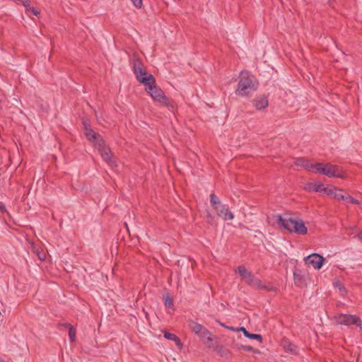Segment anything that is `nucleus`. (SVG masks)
Returning a JSON list of instances; mask_svg holds the SVG:
<instances>
[{
  "mask_svg": "<svg viewBox=\"0 0 362 362\" xmlns=\"http://www.w3.org/2000/svg\"><path fill=\"white\" fill-rule=\"evenodd\" d=\"M94 145L99 151L103 159L110 165H114L115 160L112 158V152L110 148L106 146L105 141L103 139H99L98 141H96V144H95Z\"/></svg>",
  "mask_w": 362,
  "mask_h": 362,
  "instance_id": "423d86ee",
  "label": "nucleus"
},
{
  "mask_svg": "<svg viewBox=\"0 0 362 362\" xmlns=\"http://www.w3.org/2000/svg\"><path fill=\"white\" fill-rule=\"evenodd\" d=\"M237 332H242L244 336L250 339H257L260 342L262 341V337L260 334L250 333L245 327H238Z\"/></svg>",
  "mask_w": 362,
  "mask_h": 362,
  "instance_id": "f3484780",
  "label": "nucleus"
},
{
  "mask_svg": "<svg viewBox=\"0 0 362 362\" xmlns=\"http://www.w3.org/2000/svg\"><path fill=\"white\" fill-rule=\"evenodd\" d=\"M344 202H346L347 203L353 204H359V201L358 199L354 198L353 197H351L349 194L346 195Z\"/></svg>",
  "mask_w": 362,
  "mask_h": 362,
  "instance_id": "5701e85b",
  "label": "nucleus"
},
{
  "mask_svg": "<svg viewBox=\"0 0 362 362\" xmlns=\"http://www.w3.org/2000/svg\"><path fill=\"white\" fill-rule=\"evenodd\" d=\"M142 81V84L145 86L146 91L154 101L160 103L166 107H173V105L163 90L156 86L155 78L152 74H149L148 78H144Z\"/></svg>",
  "mask_w": 362,
  "mask_h": 362,
  "instance_id": "f03ea898",
  "label": "nucleus"
},
{
  "mask_svg": "<svg viewBox=\"0 0 362 362\" xmlns=\"http://www.w3.org/2000/svg\"><path fill=\"white\" fill-rule=\"evenodd\" d=\"M173 341H175L176 346L177 347H179L180 349H182V343L181 342V340L180 339V338L175 335V337H174V339L172 340Z\"/></svg>",
  "mask_w": 362,
  "mask_h": 362,
  "instance_id": "c756f323",
  "label": "nucleus"
},
{
  "mask_svg": "<svg viewBox=\"0 0 362 362\" xmlns=\"http://www.w3.org/2000/svg\"><path fill=\"white\" fill-rule=\"evenodd\" d=\"M214 216H212L211 214H207L206 220H207L208 223H209L210 224L213 225L214 224Z\"/></svg>",
  "mask_w": 362,
  "mask_h": 362,
  "instance_id": "72a5a7b5",
  "label": "nucleus"
},
{
  "mask_svg": "<svg viewBox=\"0 0 362 362\" xmlns=\"http://www.w3.org/2000/svg\"><path fill=\"white\" fill-rule=\"evenodd\" d=\"M337 325L349 326L355 325L357 327H362L361 318L355 315L339 314L334 316Z\"/></svg>",
  "mask_w": 362,
  "mask_h": 362,
  "instance_id": "39448f33",
  "label": "nucleus"
},
{
  "mask_svg": "<svg viewBox=\"0 0 362 362\" xmlns=\"http://www.w3.org/2000/svg\"><path fill=\"white\" fill-rule=\"evenodd\" d=\"M63 326L69 329V337L71 342H74L76 340V329L73 325L69 323H64Z\"/></svg>",
  "mask_w": 362,
  "mask_h": 362,
  "instance_id": "412c9836",
  "label": "nucleus"
},
{
  "mask_svg": "<svg viewBox=\"0 0 362 362\" xmlns=\"http://www.w3.org/2000/svg\"><path fill=\"white\" fill-rule=\"evenodd\" d=\"M26 13H32L35 16H38L40 14V11L37 8L29 6V8L25 11Z\"/></svg>",
  "mask_w": 362,
  "mask_h": 362,
  "instance_id": "a878e982",
  "label": "nucleus"
},
{
  "mask_svg": "<svg viewBox=\"0 0 362 362\" xmlns=\"http://www.w3.org/2000/svg\"><path fill=\"white\" fill-rule=\"evenodd\" d=\"M325 261V259L317 253H313L304 258L305 264L312 266L316 269H320Z\"/></svg>",
  "mask_w": 362,
  "mask_h": 362,
  "instance_id": "1a4fd4ad",
  "label": "nucleus"
},
{
  "mask_svg": "<svg viewBox=\"0 0 362 362\" xmlns=\"http://www.w3.org/2000/svg\"><path fill=\"white\" fill-rule=\"evenodd\" d=\"M276 223L279 228L284 229L291 233L293 232L292 228L294 225V221L296 218H292L289 215L284 214V216H281L280 214H277L275 216Z\"/></svg>",
  "mask_w": 362,
  "mask_h": 362,
  "instance_id": "0eeeda50",
  "label": "nucleus"
},
{
  "mask_svg": "<svg viewBox=\"0 0 362 362\" xmlns=\"http://www.w3.org/2000/svg\"><path fill=\"white\" fill-rule=\"evenodd\" d=\"M293 279L297 286L301 287L306 285L305 276L300 269H296L293 272Z\"/></svg>",
  "mask_w": 362,
  "mask_h": 362,
  "instance_id": "2eb2a0df",
  "label": "nucleus"
},
{
  "mask_svg": "<svg viewBox=\"0 0 362 362\" xmlns=\"http://www.w3.org/2000/svg\"><path fill=\"white\" fill-rule=\"evenodd\" d=\"M165 305L167 307V308H170L173 306V300L171 298V297L170 296V295H166L165 298Z\"/></svg>",
  "mask_w": 362,
  "mask_h": 362,
  "instance_id": "393cba45",
  "label": "nucleus"
},
{
  "mask_svg": "<svg viewBox=\"0 0 362 362\" xmlns=\"http://www.w3.org/2000/svg\"><path fill=\"white\" fill-rule=\"evenodd\" d=\"M358 236L360 239H362V230L358 233Z\"/></svg>",
  "mask_w": 362,
  "mask_h": 362,
  "instance_id": "4c0bfd02",
  "label": "nucleus"
},
{
  "mask_svg": "<svg viewBox=\"0 0 362 362\" xmlns=\"http://www.w3.org/2000/svg\"><path fill=\"white\" fill-rule=\"evenodd\" d=\"M293 232L298 235H305L308 233L307 227L303 220L296 218L292 228Z\"/></svg>",
  "mask_w": 362,
  "mask_h": 362,
  "instance_id": "f8f14e48",
  "label": "nucleus"
},
{
  "mask_svg": "<svg viewBox=\"0 0 362 362\" xmlns=\"http://www.w3.org/2000/svg\"><path fill=\"white\" fill-rule=\"evenodd\" d=\"M334 286L338 288L339 291L346 293L345 287L339 281L334 283Z\"/></svg>",
  "mask_w": 362,
  "mask_h": 362,
  "instance_id": "7c9ffc66",
  "label": "nucleus"
},
{
  "mask_svg": "<svg viewBox=\"0 0 362 362\" xmlns=\"http://www.w3.org/2000/svg\"><path fill=\"white\" fill-rule=\"evenodd\" d=\"M164 337L168 340H173L174 337H175V334L170 333L168 332L164 331L163 332Z\"/></svg>",
  "mask_w": 362,
  "mask_h": 362,
  "instance_id": "c85d7f7f",
  "label": "nucleus"
},
{
  "mask_svg": "<svg viewBox=\"0 0 362 362\" xmlns=\"http://www.w3.org/2000/svg\"><path fill=\"white\" fill-rule=\"evenodd\" d=\"M226 329H228L231 331H235V332H237V329H238V328H235L233 327H230V326L226 327Z\"/></svg>",
  "mask_w": 362,
  "mask_h": 362,
  "instance_id": "c9c22d12",
  "label": "nucleus"
},
{
  "mask_svg": "<svg viewBox=\"0 0 362 362\" xmlns=\"http://www.w3.org/2000/svg\"><path fill=\"white\" fill-rule=\"evenodd\" d=\"M294 164L296 166L302 167L308 171H315V163H312L310 160L305 158L299 157L295 158Z\"/></svg>",
  "mask_w": 362,
  "mask_h": 362,
  "instance_id": "9b49d317",
  "label": "nucleus"
},
{
  "mask_svg": "<svg viewBox=\"0 0 362 362\" xmlns=\"http://www.w3.org/2000/svg\"><path fill=\"white\" fill-rule=\"evenodd\" d=\"M236 272L245 281L250 287L267 291L276 292L277 288L271 283L264 284L259 278L256 277L251 272L248 271L245 266H239Z\"/></svg>",
  "mask_w": 362,
  "mask_h": 362,
  "instance_id": "7ed1b4c3",
  "label": "nucleus"
},
{
  "mask_svg": "<svg viewBox=\"0 0 362 362\" xmlns=\"http://www.w3.org/2000/svg\"><path fill=\"white\" fill-rule=\"evenodd\" d=\"M217 322H218V323L219 324V325H220V326H221V327H225V328H226V327H228V326H227V325H226L224 323H223V322H220V321H217Z\"/></svg>",
  "mask_w": 362,
  "mask_h": 362,
  "instance_id": "e433bc0d",
  "label": "nucleus"
},
{
  "mask_svg": "<svg viewBox=\"0 0 362 362\" xmlns=\"http://www.w3.org/2000/svg\"><path fill=\"white\" fill-rule=\"evenodd\" d=\"M210 203L215 210L218 209L220 206L222 205L221 200L214 193L210 194Z\"/></svg>",
  "mask_w": 362,
  "mask_h": 362,
  "instance_id": "aec40b11",
  "label": "nucleus"
},
{
  "mask_svg": "<svg viewBox=\"0 0 362 362\" xmlns=\"http://www.w3.org/2000/svg\"><path fill=\"white\" fill-rule=\"evenodd\" d=\"M144 69L141 60L139 58L134 57L133 59V71L134 74H141V71Z\"/></svg>",
  "mask_w": 362,
  "mask_h": 362,
  "instance_id": "6ab92c4d",
  "label": "nucleus"
},
{
  "mask_svg": "<svg viewBox=\"0 0 362 362\" xmlns=\"http://www.w3.org/2000/svg\"><path fill=\"white\" fill-rule=\"evenodd\" d=\"M257 87L258 82L255 76L248 71H243L240 74L235 94L241 97H250L257 90Z\"/></svg>",
  "mask_w": 362,
  "mask_h": 362,
  "instance_id": "f257e3e1",
  "label": "nucleus"
},
{
  "mask_svg": "<svg viewBox=\"0 0 362 362\" xmlns=\"http://www.w3.org/2000/svg\"><path fill=\"white\" fill-rule=\"evenodd\" d=\"M242 349L243 350H245V351H250V352L254 351L253 347L250 345H241L240 347L239 348V349Z\"/></svg>",
  "mask_w": 362,
  "mask_h": 362,
  "instance_id": "2f4dec72",
  "label": "nucleus"
},
{
  "mask_svg": "<svg viewBox=\"0 0 362 362\" xmlns=\"http://www.w3.org/2000/svg\"><path fill=\"white\" fill-rule=\"evenodd\" d=\"M149 77V74L147 75V73L145 69H144L143 71H141V74H137L136 75V79L141 83H142V79L144 78H148Z\"/></svg>",
  "mask_w": 362,
  "mask_h": 362,
  "instance_id": "4be33fe9",
  "label": "nucleus"
},
{
  "mask_svg": "<svg viewBox=\"0 0 362 362\" xmlns=\"http://www.w3.org/2000/svg\"><path fill=\"white\" fill-rule=\"evenodd\" d=\"M218 216L223 218L224 221H230L233 219L234 216L233 213L229 210L228 207L226 205H221L218 209L216 210Z\"/></svg>",
  "mask_w": 362,
  "mask_h": 362,
  "instance_id": "ddd939ff",
  "label": "nucleus"
},
{
  "mask_svg": "<svg viewBox=\"0 0 362 362\" xmlns=\"http://www.w3.org/2000/svg\"><path fill=\"white\" fill-rule=\"evenodd\" d=\"M304 189L308 192H315L331 194L332 192L329 188L325 187L322 182H308L305 185Z\"/></svg>",
  "mask_w": 362,
  "mask_h": 362,
  "instance_id": "9d476101",
  "label": "nucleus"
},
{
  "mask_svg": "<svg viewBox=\"0 0 362 362\" xmlns=\"http://www.w3.org/2000/svg\"><path fill=\"white\" fill-rule=\"evenodd\" d=\"M0 362H6V361H4V359H1L0 360Z\"/></svg>",
  "mask_w": 362,
  "mask_h": 362,
  "instance_id": "58836bf2",
  "label": "nucleus"
},
{
  "mask_svg": "<svg viewBox=\"0 0 362 362\" xmlns=\"http://www.w3.org/2000/svg\"><path fill=\"white\" fill-rule=\"evenodd\" d=\"M134 6L138 9L141 8L143 6L142 0H131Z\"/></svg>",
  "mask_w": 362,
  "mask_h": 362,
  "instance_id": "bb28decb",
  "label": "nucleus"
},
{
  "mask_svg": "<svg viewBox=\"0 0 362 362\" xmlns=\"http://www.w3.org/2000/svg\"><path fill=\"white\" fill-rule=\"evenodd\" d=\"M253 105L258 110L265 109L268 105V100L264 95H259L256 97L252 101Z\"/></svg>",
  "mask_w": 362,
  "mask_h": 362,
  "instance_id": "4468645a",
  "label": "nucleus"
},
{
  "mask_svg": "<svg viewBox=\"0 0 362 362\" xmlns=\"http://www.w3.org/2000/svg\"><path fill=\"white\" fill-rule=\"evenodd\" d=\"M285 349L291 353H294L296 351V346L291 343H288V345L285 346Z\"/></svg>",
  "mask_w": 362,
  "mask_h": 362,
  "instance_id": "cd10ccee",
  "label": "nucleus"
},
{
  "mask_svg": "<svg viewBox=\"0 0 362 362\" xmlns=\"http://www.w3.org/2000/svg\"><path fill=\"white\" fill-rule=\"evenodd\" d=\"M85 135L88 139V140L94 142V144H96V141L99 139H102V137L100 134L95 133L90 126H85L84 128Z\"/></svg>",
  "mask_w": 362,
  "mask_h": 362,
  "instance_id": "dca6fc26",
  "label": "nucleus"
},
{
  "mask_svg": "<svg viewBox=\"0 0 362 362\" xmlns=\"http://www.w3.org/2000/svg\"><path fill=\"white\" fill-rule=\"evenodd\" d=\"M329 189L330 191L332 192L330 195H333L334 197L337 199L344 201L346 194H345L342 189L336 187H332Z\"/></svg>",
  "mask_w": 362,
  "mask_h": 362,
  "instance_id": "a211bd4d",
  "label": "nucleus"
},
{
  "mask_svg": "<svg viewBox=\"0 0 362 362\" xmlns=\"http://www.w3.org/2000/svg\"><path fill=\"white\" fill-rule=\"evenodd\" d=\"M21 2L25 8V11L29 8L30 6V0H21Z\"/></svg>",
  "mask_w": 362,
  "mask_h": 362,
  "instance_id": "473e14b6",
  "label": "nucleus"
},
{
  "mask_svg": "<svg viewBox=\"0 0 362 362\" xmlns=\"http://www.w3.org/2000/svg\"><path fill=\"white\" fill-rule=\"evenodd\" d=\"M189 327L192 331L200 338L206 339L207 342L212 341V338L210 337V332L201 324L191 321L189 322Z\"/></svg>",
  "mask_w": 362,
  "mask_h": 362,
  "instance_id": "6e6552de",
  "label": "nucleus"
},
{
  "mask_svg": "<svg viewBox=\"0 0 362 362\" xmlns=\"http://www.w3.org/2000/svg\"><path fill=\"white\" fill-rule=\"evenodd\" d=\"M0 211L2 214L7 213L6 207L2 202H0Z\"/></svg>",
  "mask_w": 362,
  "mask_h": 362,
  "instance_id": "f704fd0d",
  "label": "nucleus"
},
{
  "mask_svg": "<svg viewBox=\"0 0 362 362\" xmlns=\"http://www.w3.org/2000/svg\"><path fill=\"white\" fill-rule=\"evenodd\" d=\"M314 172L329 177L344 178L345 177L344 173L339 166L329 163H316Z\"/></svg>",
  "mask_w": 362,
  "mask_h": 362,
  "instance_id": "20e7f679",
  "label": "nucleus"
},
{
  "mask_svg": "<svg viewBox=\"0 0 362 362\" xmlns=\"http://www.w3.org/2000/svg\"><path fill=\"white\" fill-rule=\"evenodd\" d=\"M34 249H35V252L37 255L39 259L43 261L46 259V254L42 250H40L39 248H37V249L34 248Z\"/></svg>",
  "mask_w": 362,
  "mask_h": 362,
  "instance_id": "b1692460",
  "label": "nucleus"
}]
</instances>
